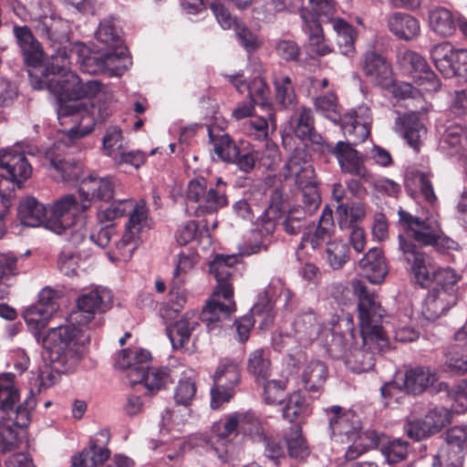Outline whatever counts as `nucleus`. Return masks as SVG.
I'll use <instances>...</instances> for the list:
<instances>
[{
	"label": "nucleus",
	"mask_w": 467,
	"mask_h": 467,
	"mask_svg": "<svg viewBox=\"0 0 467 467\" xmlns=\"http://www.w3.org/2000/svg\"><path fill=\"white\" fill-rule=\"evenodd\" d=\"M394 130L416 151L420 150L422 140L427 135V129L414 112L397 118Z\"/></svg>",
	"instance_id": "25"
},
{
	"label": "nucleus",
	"mask_w": 467,
	"mask_h": 467,
	"mask_svg": "<svg viewBox=\"0 0 467 467\" xmlns=\"http://www.w3.org/2000/svg\"><path fill=\"white\" fill-rule=\"evenodd\" d=\"M327 377V368L324 362L312 360L307 363L302 371V382L309 392L318 391L324 385Z\"/></svg>",
	"instance_id": "41"
},
{
	"label": "nucleus",
	"mask_w": 467,
	"mask_h": 467,
	"mask_svg": "<svg viewBox=\"0 0 467 467\" xmlns=\"http://www.w3.org/2000/svg\"><path fill=\"white\" fill-rule=\"evenodd\" d=\"M451 397V410L461 414L467 410V381L462 380L448 390Z\"/></svg>",
	"instance_id": "64"
},
{
	"label": "nucleus",
	"mask_w": 467,
	"mask_h": 467,
	"mask_svg": "<svg viewBox=\"0 0 467 467\" xmlns=\"http://www.w3.org/2000/svg\"><path fill=\"white\" fill-rule=\"evenodd\" d=\"M453 51L454 49L448 42H442L431 47L430 51L431 57L436 68L441 74H449L448 72H451L448 62Z\"/></svg>",
	"instance_id": "60"
},
{
	"label": "nucleus",
	"mask_w": 467,
	"mask_h": 467,
	"mask_svg": "<svg viewBox=\"0 0 467 467\" xmlns=\"http://www.w3.org/2000/svg\"><path fill=\"white\" fill-rule=\"evenodd\" d=\"M400 249L410 265L413 281L422 287L437 283L438 274L446 268L435 269L420 252L422 246H431L437 252L447 253L459 248V244L448 235H399Z\"/></svg>",
	"instance_id": "3"
},
{
	"label": "nucleus",
	"mask_w": 467,
	"mask_h": 467,
	"mask_svg": "<svg viewBox=\"0 0 467 467\" xmlns=\"http://www.w3.org/2000/svg\"><path fill=\"white\" fill-rule=\"evenodd\" d=\"M314 105L317 111L326 114L333 122L342 123V117L337 113V99L334 93L329 92L317 97Z\"/></svg>",
	"instance_id": "54"
},
{
	"label": "nucleus",
	"mask_w": 467,
	"mask_h": 467,
	"mask_svg": "<svg viewBox=\"0 0 467 467\" xmlns=\"http://www.w3.org/2000/svg\"><path fill=\"white\" fill-rule=\"evenodd\" d=\"M352 287L358 298V310L362 340L365 344L375 341L379 348H386L388 339L380 325L385 309L378 300L377 295L368 291L361 281H353Z\"/></svg>",
	"instance_id": "7"
},
{
	"label": "nucleus",
	"mask_w": 467,
	"mask_h": 467,
	"mask_svg": "<svg viewBox=\"0 0 467 467\" xmlns=\"http://www.w3.org/2000/svg\"><path fill=\"white\" fill-rule=\"evenodd\" d=\"M273 84L275 91V99L283 109L292 108L296 104V95L292 79L289 76L276 74Z\"/></svg>",
	"instance_id": "42"
},
{
	"label": "nucleus",
	"mask_w": 467,
	"mask_h": 467,
	"mask_svg": "<svg viewBox=\"0 0 467 467\" xmlns=\"http://www.w3.org/2000/svg\"><path fill=\"white\" fill-rule=\"evenodd\" d=\"M383 437L373 430L359 431L350 441L351 445L346 451L345 457L348 461L355 460L370 449L378 447Z\"/></svg>",
	"instance_id": "34"
},
{
	"label": "nucleus",
	"mask_w": 467,
	"mask_h": 467,
	"mask_svg": "<svg viewBox=\"0 0 467 467\" xmlns=\"http://www.w3.org/2000/svg\"><path fill=\"white\" fill-rule=\"evenodd\" d=\"M69 242L91 244L98 248L107 249L109 259L112 262L130 260L137 247L134 235H71Z\"/></svg>",
	"instance_id": "15"
},
{
	"label": "nucleus",
	"mask_w": 467,
	"mask_h": 467,
	"mask_svg": "<svg viewBox=\"0 0 467 467\" xmlns=\"http://www.w3.org/2000/svg\"><path fill=\"white\" fill-rule=\"evenodd\" d=\"M192 373H183L174 391L175 402L187 407L190 405L196 394L195 380Z\"/></svg>",
	"instance_id": "52"
},
{
	"label": "nucleus",
	"mask_w": 467,
	"mask_h": 467,
	"mask_svg": "<svg viewBox=\"0 0 467 467\" xmlns=\"http://www.w3.org/2000/svg\"><path fill=\"white\" fill-rule=\"evenodd\" d=\"M449 74H442L445 78H458L467 81V49H457L452 52L448 62Z\"/></svg>",
	"instance_id": "53"
},
{
	"label": "nucleus",
	"mask_w": 467,
	"mask_h": 467,
	"mask_svg": "<svg viewBox=\"0 0 467 467\" xmlns=\"http://www.w3.org/2000/svg\"><path fill=\"white\" fill-rule=\"evenodd\" d=\"M389 30L399 38L411 40L420 34L419 21L412 16L396 12L388 19Z\"/></svg>",
	"instance_id": "32"
},
{
	"label": "nucleus",
	"mask_w": 467,
	"mask_h": 467,
	"mask_svg": "<svg viewBox=\"0 0 467 467\" xmlns=\"http://www.w3.org/2000/svg\"><path fill=\"white\" fill-rule=\"evenodd\" d=\"M18 400V391L15 387L14 376L11 373L0 377V410L8 413L13 410Z\"/></svg>",
	"instance_id": "49"
},
{
	"label": "nucleus",
	"mask_w": 467,
	"mask_h": 467,
	"mask_svg": "<svg viewBox=\"0 0 467 467\" xmlns=\"http://www.w3.org/2000/svg\"><path fill=\"white\" fill-rule=\"evenodd\" d=\"M47 294H49V291L44 289L40 293L39 301L27 307L23 313L26 325L33 331L37 341L41 337L39 331L47 327L50 317L57 309V303L49 296L46 297Z\"/></svg>",
	"instance_id": "22"
},
{
	"label": "nucleus",
	"mask_w": 467,
	"mask_h": 467,
	"mask_svg": "<svg viewBox=\"0 0 467 467\" xmlns=\"http://www.w3.org/2000/svg\"><path fill=\"white\" fill-rule=\"evenodd\" d=\"M264 388V399L267 404H279L283 401L286 382L279 379L261 380Z\"/></svg>",
	"instance_id": "58"
},
{
	"label": "nucleus",
	"mask_w": 467,
	"mask_h": 467,
	"mask_svg": "<svg viewBox=\"0 0 467 467\" xmlns=\"http://www.w3.org/2000/svg\"><path fill=\"white\" fill-rule=\"evenodd\" d=\"M463 456L460 451L453 450L441 445L437 453L432 457L431 467H462Z\"/></svg>",
	"instance_id": "57"
},
{
	"label": "nucleus",
	"mask_w": 467,
	"mask_h": 467,
	"mask_svg": "<svg viewBox=\"0 0 467 467\" xmlns=\"http://www.w3.org/2000/svg\"><path fill=\"white\" fill-rule=\"evenodd\" d=\"M366 215V208L363 203L357 202L350 207L349 219L343 222L340 220L339 228L341 231H350V234H364V230L359 226L360 221Z\"/></svg>",
	"instance_id": "61"
},
{
	"label": "nucleus",
	"mask_w": 467,
	"mask_h": 467,
	"mask_svg": "<svg viewBox=\"0 0 467 467\" xmlns=\"http://www.w3.org/2000/svg\"><path fill=\"white\" fill-rule=\"evenodd\" d=\"M326 148L333 154L339 164L343 173H348L365 182L370 181V173L364 164V158L352 144L338 141L335 146L327 143Z\"/></svg>",
	"instance_id": "19"
},
{
	"label": "nucleus",
	"mask_w": 467,
	"mask_h": 467,
	"mask_svg": "<svg viewBox=\"0 0 467 467\" xmlns=\"http://www.w3.org/2000/svg\"><path fill=\"white\" fill-rule=\"evenodd\" d=\"M459 278L450 267L438 274L435 286L429 291L423 302L421 313L426 319L434 321L457 304Z\"/></svg>",
	"instance_id": "8"
},
{
	"label": "nucleus",
	"mask_w": 467,
	"mask_h": 467,
	"mask_svg": "<svg viewBox=\"0 0 467 467\" xmlns=\"http://www.w3.org/2000/svg\"><path fill=\"white\" fill-rule=\"evenodd\" d=\"M285 441L290 457L305 460L310 453L306 439L298 426H292L285 432Z\"/></svg>",
	"instance_id": "46"
},
{
	"label": "nucleus",
	"mask_w": 467,
	"mask_h": 467,
	"mask_svg": "<svg viewBox=\"0 0 467 467\" xmlns=\"http://www.w3.org/2000/svg\"><path fill=\"white\" fill-rule=\"evenodd\" d=\"M304 31L308 36L312 51L317 56H326L332 52V47L325 42L323 29L317 15L309 10L301 11Z\"/></svg>",
	"instance_id": "29"
},
{
	"label": "nucleus",
	"mask_w": 467,
	"mask_h": 467,
	"mask_svg": "<svg viewBox=\"0 0 467 467\" xmlns=\"http://www.w3.org/2000/svg\"><path fill=\"white\" fill-rule=\"evenodd\" d=\"M208 135L210 142L213 145L214 153L223 161H234L239 155L240 149L229 134L224 132L215 134L213 130L209 128Z\"/></svg>",
	"instance_id": "37"
},
{
	"label": "nucleus",
	"mask_w": 467,
	"mask_h": 467,
	"mask_svg": "<svg viewBox=\"0 0 467 467\" xmlns=\"http://www.w3.org/2000/svg\"><path fill=\"white\" fill-rule=\"evenodd\" d=\"M235 262L236 258L233 255H219L210 263L209 271L214 275L217 285L199 317L195 312H187L167 328L168 337L174 348H183L189 342L192 331L199 325V320L211 331L221 327L235 312L234 287L231 285L232 265Z\"/></svg>",
	"instance_id": "1"
},
{
	"label": "nucleus",
	"mask_w": 467,
	"mask_h": 467,
	"mask_svg": "<svg viewBox=\"0 0 467 467\" xmlns=\"http://www.w3.org/2000/svg\"><path fill=\"white\" fill-rule=\"evenodd\" d=\"M97 51H89L86 47L79 50L78 62L83 72L90 75L106 74L107 66L105 60V49L99 47Z\"/></svg>",
	"instance_id": "40"
},
{
	"label": "nucleus",
	"mask_w": 467,
	"mask_h": 467,
	"mask_svg": "<svg viewBox=\"0 0 467 467\" xmlns=\"http://www.w3.org/2000/svg\"><path fill=\"white\" fill-rule=\"evenodd\" d=\"M186 199L195 203L199 213H213L228 204L226 182L218 178L214 185H209L203 178L192 179L189 182Z\"/></svg>",
	"instance_id": "10"
},
{
	"label": "nucleus",
	"mask_w": 467,
	"mask_h": 467,
	"mask_svg": "<svg viewBox=\"0 0 467 467\" xmlns=\"http://www.w3.org/2000/svg\"><path fill=\"white\" fill-rule=\"evenodd\" d=\"M247 371L256 383L265 380L271 375V362L269 352L265 348H257L252 351L247 358Z\"/></svg>",
	"instance_id": "39"
},
{
	"label": "nucleus",
	"mask_w": 467,
	"mask_h": 467,
	"mask_svg": "<svg viewBox=\"0 0 467 467\" xmlns=\"http://www.w3.org/2000/svg\"><path fill=\"white\" fill-rule=\"evenodd\" d=\"M112 292L102 286L82 293L77 299L75 319L82 326L89 325L90 328L100 326L101 318L97 320L96 316L107 312L112 306Z\"/></svg>",
	"instance_id": "14"
},
{
	"label": "nucleus",
	"mask_w": 467,
	"mask_h": 467,
	"mask_svg": "<svg viewBox=\"0 0 467 467\" xmlns=\"http://www.w3.org/2000/svg\"><path fill=\"white\" fill-rule=\"evenodd\" d=\"M14 35L20 47L25 63L34 68L33 71L29 70L28 73L30 74L31 72L40 75L41 69H45V67H41V63L44 59V51L39 42L26 26H15Z\"/></svg>",
	"instance_id": "20"
},
{
	"label": "nucleus",
	"mask_w": 467,
	"mask_h": 467,
	"mask_svg": "<svg viewBox=\"0 0 467 467\" xmlns=\"http://www.w3.org/2000/svg\"><path fill=\"white\" fill-rule=\"evenodd\" d=\"M73 144L74 141L57 140L46 151V158L50 165L69 184L78 182L83 173L82 165L71 157Z\"/></svg>",
	"instance_id": "16"
},
{
	"label": "nucleus",
	"mask_w": 467,
	"mask_h": 467,
	"mask_svg": "<svg viewBox=\"0 0 467 467\" xmlns=\"http://www.w3.org/2000/svg\"><path fill=\"white\" fill-rule=\"evenodd\" d=\"M408 441L396 438L387 442H383L381 446V453L389 464H394L402 462L408 457Z\"/></svg>",
	"instance_id": "51"
},
{
	"label": "nucleus",
	"mask_w": 467,
	"mask_h": 467,
	"mask_svg": "<svg viewBox=\"0 0 467 467\" xmlns=\"http://www.w3.org/2000/svg\"><path fill=\"white\" fill-rule=\"evenodd\" d=\"M398 215L400 224L407 232L410 231L412 234H437L441 231L440 224L433 218L422 220L401 208L398 211Z\"/></svg>",
	"instance_id": "38"
},
{
	"label": "nucleus",
	"mask_w": 467,
	"mask_h": 467,
	"mask_svg": "<svg viewBox=\"0 0 467 467\" xmlns=\"http://www.w3.org/2000/svg\"><path fill=\"white\" fill-rule=\"evenodd\" d=\"M78 209H80L78 202L72 194L57 200L48 210L36 198L27 197L20 202L17 216L21 224L26 226H42L54 234L72 229L70 234H77L80 231L77 225L83 223L82 218H76Z\"/></svg>",
	"instance_id": "2"
},
{
	"label": "nucleus",
	"mask_w": 467,
	"mask_h": 467,
	"mask_svg": "<svg viewBox=\"0 0 467 467\" xmlns=\"http://www.w3.org/2000/svg\"><path fill=\"white\" fill-rule=\"evenodd\" d=\"M241 381V370L236 361L223 359L213 374V385L211 388V407L220 409L230 402L236 393Z\"/></svg>",
	"instance_id": "13"
},
{
	"label": "nucleus",
	"mask_w": 467,
	"mask_h": 467,
	"mask_svg": "<svg viewBox=\"0 0 467 467\" xmlns=\"http://www.w3.org/2000/svg\"><path fill=\"white\" fill-rule=\"evenodd\" d=\"M286 202L287 196L282 188L275 187L271 190L267 205L257 218V223L266 234H273L276 230V226L286 212Z\"/></svg>",
	"instance_id": "21"
},
{
	"label": "nucleus",
	"mask_w": 467,
	"mask_h": 467,
	"mask_svg": "<svg viewBox=\"0 0 467 467\" xmlns=\"http://www.w3.org/2000/svg\"><path fill=\"white\" fill-rule=\"evenodd\" d=\"M444 145L454 149L455 152H460L464 149L463 141H467V136L463 128L459 124H451L446 128L442 135Z\"/></svg>",
	"instance_id": "62"
},
{
	"label": "nucleus",
	"mask_w": 467,
	"mask_h": 467,
	"mask_svg": "<svg viewBox=\"0 0 467 467\" xmlns=\"http://www.w3.org/2000/svg\"><path fill=\"white\" fill-rule=\"evenodd\" d=\"M96 39L104 49H116L122 46L120 31L112 18L102 20L95 33Z\"/></svg>",
	"instance_id": "45"
},
{
	"label": "nucleus",
	"mask_w": 467,
	"mask_h": 467,
	"mask_svg": "<svg viewBox=\"0 0 467 467\" xmlns=\"http://www.w3.org/2000/svg\"><path fill=\"white\" fill-rule=\"evenodd\" d=\"M293 131L296 137L304 140H309L314 143H320L321 136L316 133L313 111L309 108H302L298 115L292 121Z\"/></svg>",
	"instance_id": "36"
},
{
	"label": "nucleus",
	"mask_w": 467,
	"mask_h": 467,
	"mask_svg": "<svg viewBox=\"0 0 467 467\" xmlns=\"http://www.w3.org/2000/svg\"><path fill=\"white\" fill-rule=\"evenodd\" d=\"M373 345H376L379 350L384 349V348H379L375 341L364 344V348H352L344 361L346 367L355 373L368 372L372 369L375 365V355L370 348Z\"/></svg>",
	"instance_id": "31"
},
{
	"label": "nucleus",
	"mask_w": 467,
	"mask_h": 467,
	"mask_svg": "<svg viewBox=\"0 0 467 467\" xmlns=\"http://www.w3.org/2000/svg\"><path fill=\"white\" fill-rule=\"evenodd\" d=\"M17 433L5 417L0 420V447L3 453L18 448Z\"/></svg>",
	"instance_id": "63"
},
{
	"label": "nucleus",
	"mask_w": 467,
	"mask_h": 467,
	"mask_svg": "<svg viewBox=\"0 0 467 467\" xmlns=\"http://www.w3.org/2000/svg\"><path fill=\"white\" fill-rule=\"evenodd\" d=\"M44 19L35 25L36 32L52 42L61 41L67 36L69 31L68 22L52 13L51 16H43Z\"/></svg>",
	"instance_id": "33"
},
{
	"label": "nucleus",
	"mask_w": 467,
	"mask_h": 467,
	"mask_svg": "<svg viewBox=\"0 0 467 467\" xmlns=\"http://www.w3.org/2000/svg\"><path fill=\"white\" fill-rule=\"evenodd\" d=\"M429 22L431 29L439 36H451L455 30L451 12L443 7L430 11Z\"/></svg>",
	"instance_id": "47"
},
{
	"label": "nucleus",
	"mask_w": 467,
	"mask_h": 467,
	"mask_svg": "<svg viewBox=\"0 0 467 467\" xmlns=\"http://www.w3.org/2000/svg\"><path fill=\"white\" fill-rule=\"evenodd\" d=\"M107 73L109 76H121L131 64L127 56V48L123 46L116 49L105 50Z\"/></svg>",
	"instance_id": "48"
},
{
	"label": "nucleus",
	"mask_w": 467,
	"mask_h": 467,
	"mask_svg": "<svg viewBox=\"0 0 467 467\" xmlns=\"http://www.w3.org/2000/svg\"><path fill=\"white\" fill-rule=\"evenodd\" d=\"M125 214H129V220L125 224L128 234H140L153 230L154 223L149 216V210L142 199L136 203L131 200L119 201L99 213L98 216L102 222L103 220L112 221Z\"/></svg>",
	"instance_id": "12"
},
{
	"label": "nucleus",
	"mask_w": 467,
	"mask_h": 467,
	"mask_svg": "<svg viewBox=\"0 0 467 467\" xmlns=\"http://www.w3.org/2000/svg\"><path fill=\"white\" fill-rule=\"evenodd\" d=\"M248 95L254 104L259 105L262 108H269L268 98L270 95V88L267 83L262 78H254L248 85Z\"/></svg>",
	"instance_id": "56"
},
{
	"label": "nucleus",
	"mask_w": 467,
	"mask_h": 467,
	"mask_svg": "<svg viewBox=\"0 0 467 467\" xmlns=\"http://www.w3.org/2000/svg\"><path fill=\"white\" fill-rule=\"evenodd\" d=\"M445 442L442 444L454 451H460L462 456L467 449V426H454L445 432Z\"/></svg>",
	"instance_id": "55"
},
{
	"label": "nucleus",
	"mask_w": 467,
	"mask_h": 467,
	"mask_svg": "<svg viewBox=\"0 0 467 467\" xmlns=\"http://www.w3.org/2000/svg\"><path fill=\"white\" fill-rule=\"evenodd\" d=\"M0 168L7 171L10 178L16 181L18 187L32 173L31 165L24 153L18 152L16 150L0 151Z\"/></svg>",
	"instance_id": "28"
},
{
	"label": "nucleus",
	"mask_w": 467,
	"mask_h": 467,
	"mask_svg": "<svg viewBox=\"0 0 467 467\" xmlns=\"http://www.w3.org/2000/svg\"><path fill=\"white\" fill-rule=\"evenodd\" d=\"M57 113L58 119L72 117L78 125L67 130L59 140L75 141L89 134L95 127V106L91 102H84L79 99H57Z\"/></svg>",
	"instance_id": "9"
},
{
	"label": "nucleus",
	"mask_w": 467,
	"mask_h": 467,
	"mask_svg": "<svg viewBox=\"0 0 467 467\" xmlns=\"http://www.w3.org/2000/svg\"><path fill=\"white\" fill-rule=\"evenodd\" d=\"M363 275L371 284H380L388 274L385 258L379 248L372 247L358 262Z\"/></svg>",
	"instance_id": "30"
},
{
	"label": "nucleus",
	"mask_w": 467,
	"mask_h": 467,
	"mask_svg": "<svg viewBox=\"0 0 467 467\" xmlns=\"http://www.w3.org/2000/svg\"><path fill=\"white\" fill-rule=\"evenodd\" d=\"M293 331L295 339L304 348L310 346L325 332L320 317L311 309L296 315Z\"/></svg>",
	"instance_id": "23"
},
{
	"label": "nucleus",
	"mask_w": 467,
	"mask_h": 467,
	"mask_svg": "<svg viewBox=\"0 0 467 467\" xmlns=\"http://www.w3.org/2000/svg\"><path fill=\"white\" fill-rule=\"evenodd\" d=\"M371 122L370 109L366 106L348 112L342 117L341 129L346 135H354L358 140H364L369 134Z\"/></svg>",
	"instance_id": "27"
},
{
	"label": "nucleus",
	"mask_w": 467,
	"mask_h": 467,
	"mask_svg": "<svg viewBox=\"0 0 467 467\" xmlns=\"http://www.w3.org/2000/svg\"><path fill=\"white\" fill-rule=\"evenodd\" d=\"M451 418L452 413L451 410L443 407H437L430 410L425 415L424 420L432 433L435 434L450 424Z\"/></svg>",
	"instance_id": "59"
},
{
	"label": "nucleus",
	"mask_w": 467,
	"mask_h": 467,
	"mask_svg": "<svg viewBox=\"0 0 467 467\" xmlns=\"http://www.w3.org/2000/svg\"><path fill=\"white\" fill-rule=\"evenodd\" d=\"M400 62L419 85L428 83L431 88L437 87L438 79L435 73L431 69L425 58L420 54L411 50H406L400 54Z\"/></svg>",
	"instance_id": "26"
},
{
	"label": "nucleus",
	"mask_w": 467,
	"mask_h": 467,
	"mask_svg": "<svg viewBox=\"0 0 467 467\" xmlns=\"http://www.w3.org/2000/svg\"><path fill=\"white\" fill-rule=\"evenodd\" d=\"M239 431L249 434L254 441L263 443L267 436L262 421L252 410H236L224 414L212 426V432L217 438L216 442L223 445L213 444L211 453L217 456L222 462L228 460V438L236 436Z\"/></svg>",
	"instance_id": "5"
},
{
	"label": "nucleus",
	"mask_w": 467,
	"mask_h": 467,
	"mask_svg": "<svg viewBox=\"0 0 467 467\" xmlns=\"http://www.w3.org/2000/svg\"><path fill=\"white\" fill-rule=\"evenodd\" d=\"M42 340L53 367L60 372H71L78 365L80 347L89 341V336L80 326L66 324L50 328Z\"/></svg>",
	"instance_id": "4"
},
{
	"label": "nucleus",
	"mask_w": 467,
	"mask_h": 467,
	"mask_svg": "<svg viewBox=\"0 0 467 467\" xmlns=\"http://www.w3.org/2000/svg\"><path fill=\"white\" fill-rule=\"evenodd\" d=\"M150 353L146 349H123L118 356L116 367L126 372L131 385L143 383L149 394L153 395L171 382L168 368H150Z\"/></svg>",
	"instance_id": "6"
},
{
	"label": "nucleus",
	"mask_w": 467,
	"mask_h": 467,
	"mask_svg": "<svg viewBox=\"0 0 467 467\" xmlns=\"http://www.w3.org/2000/svg\"><path fill=\"white\" fill-rule=\"evenodd\" d=\"M118 180L111 176L98 177L89 175L83 178L78 189L81 202L76 212V216L86 212L89 207L91 201L98 200L100 202H109L114 197L115 188Z\"/></svg>",
	"instance_id": "17"
},
{
	"label": "nucleus",
	"mask_w": 467,
	"mask_h": 467,
	"mask_svg": "<svg viewBox=\"0 0 467 467\" xmlns=\"http://www.w3.org/2000/svg\"><path fill=\"white\" fill-rule=\"evenodd\" d=\"M109 456V450L93 442L79 454L72 457V467H96Z\"/></svg>",
	"instance_id": "44"
},
{
	"label": "nucleus",
	"mask_w": 467,
	"mask_h": 467,
	"mask_svg": "<svg viewBox=\"0 0 467 467\" xmlns=\"http://www.w3.org/2000/svg\"><path fill=\"white\" fill-rule=\"evenodd\" d=\"M361 67L365 75L375 85L389 88L393 84L391 67L382 56L375 52L366 53L361 62Z\"/></svg>",
	"instance_id": "24"
},
{
	"label": "nucleus",
	"mask_w": 467,
	"mask_h": 467,
	"mask_svg": "<svg viewBox=\"0 0 467 467\" xmlns=\"http://www.w3.org/2000/svg\"><path fill=\"white\" fill-rule=\"evenodd\" d=\"M331 25L337 34V44L340 52L345 56H350L354 52L356 31L354 27L342 18H333Z\"/></svg>",
	"instance_id": "43"
},
{
	"label": "nucleus",
	"mask_w": 467,
	"mask_h": 467,
	"mask_svg": "<svg viewBox=\"0 0 467 467\" xmlns=\"http://www.w3.org/2000/svg\"><path fill=\"white\" fill-rule=\"evenodd\" d=\"M329 421L331 438L340 443L350 442L361 431L359 418L351 410H344L340 406L326 410Z\"/></svg>",
	"instance_id": "18"
},
{
	"label": "nucleus",
	"mask_w": 467,
	"mask_h": 467,
	"mask_svg": "<svg viewBox=\"0 0 467 467\" xmlns=\"http://www.w3.org/2000/svg\"><path fill=\"white\" fill-rule=\"evenodd\" d=\"M436 380L435 374L428 368L407 370L403 379L405 392L420 394Z\"/></svg>",
	"instance_id": "35"
},
{
	"label": "nucleus",
	"mask_w": 467,
	"mask_h": 467,
	"mask_svg": "<svg viewBox=\"0 0 467 467\" xmlns=\"http://www.w3.org/2000/svg\"><path fill=\"white\" fill-rule=\"evenodd\" d=\"M348 250V243L337 236L327 242V261L332 268L338 269L347 263Z\"/></svg>",
	"instance_id": "50"
},
{
	"label": "nucleus",
	"mask_w": 467,
	"mask_h": 467,
	"mask_svg": "<svg viewBox=\"0 0 467 467\" xmlns=\"http://www.w3.org/2000/svg\"><path fill=\"white\" fill-rule=\"evenodd\" d=\"M30 82L35 89H48L57 99H78L79 77L73 71L60 72L59 67H46L40 75L30 72Z\"/></svg>",
	"instance_id": "11"
}]
</instances>
